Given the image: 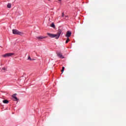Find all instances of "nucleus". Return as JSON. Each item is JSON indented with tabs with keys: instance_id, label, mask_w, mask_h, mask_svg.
<instances>
[{
	"instance_id": "f257e3e1",
	"label": "nucleus",
	"mask_w": 126,
	"mask_h": 126,
	"mask_svg": "<svg viewBox=\"0 0 126 126\" xmlns=\"http://www.w3.org/2000/svg\"><path fill=\"white\" fill-rule=\"evenodd\" d=\"M47 34L50 38H56V39H59V38H60V36H61V34H62V30H59L57 34H52L49 32H48Z\"/></svg>"
},
{
	"instance_id": "f03ea898",
	"label": "nucleus",
	"mask_w": 126,
	"mask_h": 126,
	"mask_svg": "<svg viewBox=\"0 0 126 126\" xmlns=\"http://www.w3.org/2000/svg\"><path fill=\"white\" fill-rule=\"evenodd\" d=\"M12 33L15 35H20V36H23V35L24 34L23 32H19L17 30H13Z\"/></svg>"
},
{
	"instance_id": "7ed1b4c3",
	"label": "nucleus",
	"mask_w": 126,
	"mask_h": 126,
	"mask_svg": "<svg viewBox=\"0 0 126 126\" xmlns=\"http://www.w3.org/2000/svg\"><path fill=\"white\" fill-rule=\"evenodd\" d=\"M13 55H14V53H8L2 55V57H3V58H8L9 57H12Z\"/></svg>"
},
{
	"instance_id": "20e7f679",
	"label": "nucleus",
	"mask_w": 126,
	"mask_h": 126,
	"mask_svg": "<svg viewBox=\"0 0 126 126\" xmlns=\"http://www.w3.org/2000/svg\"><path fill=\"white\" fill-rule=\"evenodd\" d=\"M47 37L48 36H39L36 37L37 40H43V39H46V38H47Z\"/></svg>"
},
{
	"instance_id": "39448f33",
	"label": "nucleus",
	"mask_w": 126,
	"mask_h": 126,
	"mask_svg": "<svg viewBox=\"0 0 126 126\" xmlns=\"http://www.w3.org/2000/svg\"><path fill=\"white\" fill-rule=\"evenodd\" d=\"M65 36L67 38H69L71 36V32L67 31Z\"/></svg>"
},
{
	"instance_id": "423d86ee",
	"label": "nucleus",
	"mask_w": 126,
	"mask_h": 126,
	"mask_svg": "<svg viewBox=\"0 0 126 126\" xmlns=\"http://www.w3.org/2000/svg\"><path fill=\"white\" fill-rule=\"evenodd\" d=\"M12 97L14 99V101H18V98L16 97V94H13Z\"/></svg>"
},
{
	"instance_id": "0eeeda50",
	"label": "nucleus",
	"mask_w": 126,
	"mask_h": 126,
	"mask_svg": "<svg viewBox=\"0 0 126 126\" xmlns=\"http://www.w3.org/2000/svg\"><path fill=\"white\" fill-rule=\"evenodd\" d=\"M57 56H58V57H59L61 59H64V57H63V54H62V53H59L58 54H57Z\"/></svg>"
},
{
	"instance_id": "6e6552de",
	"label": "nucleus",
	"mask_w": 126,
	"mask_h": 126,
	"mask_svg": "<svg viewBox=\"0 0 126 126\" xmlns=\"http://www.w3.org/2000/svg\"><path fill=\"white\" fill-rule=\"evenodd\" d=\"M2 102L3 103H4V104H8L9 101L5 99V100H3Z\"/></svg>"
},
{
	"instance_id": "1a4fd4ad",
	"label": "nucleus",
	"mask_w": 126,
	"mask_h": 126,
	"mask_svg": "<svg viewBox=\"0 0 126 126\" xmlns=\"http://www.w3.org/2000/svg\"><path fill=\"white\" fill-rule=\"evenodd\" d=\"M7 7H8V8H10L11 7V4L8 3V4L7 5Z\"/></svg>"
},
{
	"instance_id": "9d476101",
	"label": "nucleus",
	"mask_w": 126,
	"mask_h": 126,
	"mask_svg": "<svg viewBox=\"0 0 126 126\" xmlns=\"http://www.w3.org/2000/svg\"><path fill=\"white\" fill-rule=\"evenodd\" d=\"M51 26L53 28H55V24L54 23H52Z\"/></svg>"
},
{
	"instance_id": "9b49d317",
	"label": "nucleus",
	"mask_w": 126,
	"mask_h": 126,
	"mask_svg": "<svg viewBox=\"0 0 126 126\" xmlns=\"http://www.w3.org/2000/svg\"><path fill=\"white\" fill-rule=\"evenodd\" d=\"M68 42H69V38H68V37H67V39L65 41V43L67 44L68 43Z\"/></svg>"
},
{
	"instance_id": "f8f14e48",
	"label": "nucleus",
	"mask_w": 126,
	"mask_h": 126,
	"mask_svg": "<svg viewBox=\"0 0 126 126\" xmlns=\"http://www.w3.org/2000/svg\"><path fill=\"white\" fill-rule=\"evenodd\" d=\"M64 71V67L63 66V67H62V70H61L62 73Z\"/></svg>"
},
{
	"instance_id": "ddd939ff",
	"label": "nucleus",
	"mask_w": 126,
	"mask_h": 126,
	"mask_svg": "<svg viewBox=\"0 0 126 126\" xmlns=\"http://www.w3.org/2000/svg\"><path fill=\"white\" fill-rule=\"evenodd\" d=\"M28 60H29V61H32V59H31V57H30V56H29Z\"/></svg>"
},
{
	"instance_id": "4468645a",
	"label": "nucleus",
	"mask_w": 126,
	"mask_h": 126,
	"mask_svg": "<svg viewBox=\"0 0 126 126\" xmlns=\"http://www.w3.org/2000/svg\"><path fill=\"white\" fill-rule=\"evenodd\" d=\"M62 17H63V16H64V13H62Z\"/></svg>"
},
{
	"instance_id": "2eb2a0df",
	"label": "nucleus",
	"mask_w": 126,
	"mask_h": 126,
	"mask_svg": "<svg viewBox=\"0 0 126 126\" xmlns=\"http://www.w3.org/2000/svg\"><path fill=\"white\" fill-rule=\"evenodd\" d=\"M2 69H3V70H5V67H3Z\"/></svg>"
},
{
	"instance_id": "dca6fc26",
	"label": "nucleus",
	"mask_w": 126,
	"mask_h": 126,
	"mask_svg": "<svg viewBox=\"0 0 126 126\" xmlns=\"http://www.w3.org/2000/svg\"><path fill=\"white\" fill-rule=\"evenodd\" d=\"M59 0V1H62V0Z\"/></svg>"
},
{
	"instance_id": "f3484780",
	"label": "nucleus",
	"mask_w": 126,
	"mask_h": 126,
	"mask_svg": "<svg viewBox=\"0 0 126 126\" xmlns=\"http://www.w3.org/2000/svg\"><path fill=\"white\" fill-rule=\"evenodd\" d=\"M65 17H67V16H65Z\"/></svg>"
},
{
	"instance_id": "a211bd4d",
	"label": "nucleus",
	"mask_w": 126,
	"mask_h": 126,
	"mask_svg": "<svg viewBox=\"0 0 126 126\" xmlns=\"http://www.w3.org/2000/svg\"><path fill=\"white\" fill-rule=\"evenodd\" d=\"M49 1H50V0H48Z\"/></svg>"
}]
</instances>
